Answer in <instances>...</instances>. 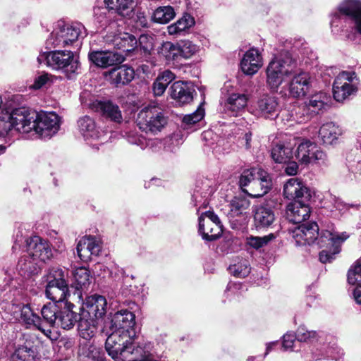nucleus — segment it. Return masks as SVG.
<instances>
[{"label": "nucleus", "mask_w": 361, "mask_h": 361, "mask_svg": "<svg viewBox=\"0 0 361 361\" xmlns=\"http://www.w3.org/2000/svg\"><path fill=\"white\" fill-rule=\"evenodd\" d=\"M312 161L320 165H326L328 162L326 154L317 145L311 157V162Z\"/></svg>", "instance_id": "obj_58"}, {"label": "nucleus", "mask_w": 361, "mask_h": 361, "mask_svg": "<svg viewBox=\"0 0 361 361\" xmlns=\"http://www.w3.org/2000/svg\"><path fill=\"white\" fill-rule=\"evenodd\" d=\"M348 281L355 287L352 290V293H361V262H355L348 271Z\"/></svg>", "instance_id": "obj_44"}, {"label": "nucleus", "mask_w": 361, "mask_h": 361, "mask_svg": "<svg viewBox=\"0 0 361 361\" xmlns=\"http://www.w3.org/2000/svg\"><path fill=\"white\" fill-rule=\"evenodd\" d=\"M69 295H63L62 303H59L60 312L58 313L57 324L63 329L69 330L78 324L80 336L86 340L90 339L92 337V331L88 333L86 329L81 328L82 311H79L75 305L68 301L67 296Z\"/></svg>", "instance_id": "obj_12"}, {"label": "nucleus", "mask_w": 361, "mask_h": 361, "mask_svg": "<svg viewBox=\"0 0 361 361\" xmlns=\"http://www.w3.org/2000/svg\"><path fill=\"white\" fill-rule=\"evenodd\" d=\"M293 237L298 245L316 244L319 247H326L319 252L321 262H331L335 255L341 251L342 243L346 240L349 235L345 232L338 233L333 228L321 230L316 222L303 224L295 228L293 231Z\"/></svg>", "instance_id": "obj_1"}, {"label": "nucleus", "mask_w": 361, "mask_h": 361, "mask_svg": "<svg viewBox=\"0 0 361 361\" xmlns=\"http://www.w3.org/2000/svg\"><path fill=\"white\" fill-rule=\"evenodd\" d=\"M195 90L187 82L176 81L170 87L169 94L179 104H189L193 99Z\"/></svg>", "instance_id": "obj_22"}, {"label": "nucleus", "mask_w": 361, "mask_h": 361, "mask_svg": "<svg viewBox=\"0 0 361 361\" xmlns=\"http://www.w3.org/2000/svg\"><path fill=\"white\" fill-rule=\"evenodd\" d=\"M240 68L242 71L247 75L255 74L262 66V57L256 48H250L243 55L240 61Z\"/></svg>", "instance_id": "obj_21"}, {"label": "nucleus", "mask_w": 361, "mask_h": 361, "mask_svg": "<svg viewBox=\"0 0 361 361\" xmlns=\"http://www.w3.org/2000/svg\"><path fill=\"white\" fill-rule=\"evenodd\" d=\"M329 97L324 92H319L312 95L307 104L298 106L296 112L297 120L299 122H306L310 119V111L318 114L328 106Z\"/></svg>", "instance_id": "obj_18"}, {"label": "nucleus", "mask_w": 361, "mask_h": 361, "mask_svg": "<svg viewBox=\"0 0 361 361\" xmlns=\"http://www.w3.org/2000/svg\"><path fill=\"white\" fill-rule=\"evenodd\" d=\"M137 125L146 133L160 132L167 121L161 110L155 106H149L140 111L137 117Z\"/></svg>", "instance_id": "obj_13"}, {"label": "nucleus", "mask_w": 361, "mask_h": 361, "mask_svg": "<svg viewBox=\"0 0 361 361\" xmlns=\"http://www.w3.org/2000/svg\"><path fill=\"white\" fill-rule=\"evenodd\" d=\"M343 133L342 129L333 122L323 124L319 130V137L325 145H333Z\"/></svg>", "instance_id": "obj_32"}, {"label": "nucleus", "mask_w": 361, "mask_h": 361, "mask_svg": "<svg viewBox=\"0 0 361 361\" xmlns=\"http://www.w3.org/2000/svg\"><path fill=\"white\" fill-rule=\"evenodd\" d=\"M51 295H47V298L51 300L50 302L44 305L42 308L41 314L43 319L51 326H54L58 315L60 312L59 303L63 301V295L59 300L54 297H50Z\"/></svg>", "instance_id": "obj_29"}, {"label": "nucleus", "mask_w": 361, "mask_h": 361, "mask_svg": "<svg viewBox=\"0 0 361 361\" xmlns=\"http://www.w3.org/2000/svg\"><path fill=\"white\" fill-rule=\"evenodd\" d=\"M126 139L128 142L132 145H136L141 149L149 147L154 151H157V147L160 148L162 145V142L160 140H147L145 137L138 135L135 132H129L126 134Z\"/></svg>", "instance_id": "obj_38"}, {"label": "nucleus", "mask_w": 361, "mask_h": 361, "mask_svg": "<svg viewBox=\"0 0 361 361\" xmlns=\"http://www.w3.org/2000/svg\"><path fill=\"white\" fill-rule=\"evenodd\" d=\"M135 315L133 312L123 309L116 312L111 319L110 329L121 333H128L135 336L134 326H135Z\"/></svg>", "instance_id": "obj_19"}, {"label": "nucleus", "mask_w": 361, "mask_h": 361, "mask_svg": "<svg viewBox=\"0 0 361 361\" xmlns=\"http://www.w3.org/2000/svg\"><path fill=\"white\" fill-rule=\"evenodd\" d=\"M32 325L35 329L43 331L42 328V319L36 314L32 313L30 316H28L25 312L24 313V326L26 329L30 328Z\"/></svg>", "instance_id": "obj_55"}, {"label": "nucleus", "mask_w": 361, "mask_h": 361, "mask_svg": "<svg viewBox=\"0 0 361 361\" xmlns=\"http://www.w3.org/2000/svg\"><path fill=\"white\" fill-rule=\"evenodd\" d=\"M274 238V234H269L262 237L259 236H250L247 238V244L256 250H258L268 244L272 239Z\"/></svg>", "instance_id": "obj_51"}, {"label": "nucleus", "mask_w": 361, "mask_h": 361, "mask_svg": "<svg viewBox=\"0 0 361 361\" xmlns=\"http://www.w3.org/2000/svg\"><path fill=\"white\" fill-rule=\"evenodd\" d=\"M135 20L137 26H140L142 27H147L148 22L147 17L145 16L144 13L137 12Z\"/></svg>", "instance_id": "obj_64"}, {"label": "nucleus", "mask_w": 361, "mask_h": 361, "mask_svg": "<svg viewBox=\"0 0 361 361\" xmlns=\"http://www.w3.org/2000/svg\"><path fill=\"white\" fill-rule=\"evenodd\" d=\"M24 258H30L28 264L26 265L27 275L33 276L38 274L42 269V262L49 260L52 257V251L49 242L39 236L34 235L26 240L24 245ZM27 262V259H24Z\"/></svg>", "instance_id": "obj_7"}, {"label": "nucleus", "mask_w": 361, "mask_h": 361, "mask_svg": "<svg viewBox=\"0 0 361 361\" xmlns=\"http://www.w3.org/2000/svg\"><path fill=\"white\" fill-rule=\"evenodd\" d=\"M310 209L309 206L300 201L290 203L286 207V218L293 224H300L309 218Z\"/></svg>", "instance_id": "obj_25"}, {"label": "nucleus", "mask_w": 361, "mask_h": 361, "mask_svg": "<svg viewBox=\"0 0 361 361\" xmlns=\"http://www.w3.org/2000/svg\"><path fill=\"white\" fill-rule=\"evenodd\" d=\"M179 59H190L199 50V47L189 40H183L178 43Z\"/></svg>", "instance_id": "obj_46"}, {"label": "nucleus", "mask_w": 361, "mask_h": 361, "mask_svg": "<svg viewBox=\"0 0 361 361\" xmlns=\"http://www.w3.org/2000/svg\"><path fill=\"white\" fill-rule=\"evenodd\" d=\"M338 11L331 20L332 32H345L347 39L355 40L357 34L361 35V0H345L339 5Z\"/></svg>", "instance_id": "obj_4"}, {"label": "nucleus", "mask_w": 361, "mask_h": 361, "mask_svg": "<svg viewBox=\"0 0 361 361\" xmlns=\"http://www.w3.org/2000/svg\"><path fill=\"white\" fill-rule=\"evenodd\" d=\"M194 25V18L190 14L185 13L176 23L169 25L167 30L170 35H180Z\"/></svg>", "instance_id": "obj_37"}, {"label": "nucleus", "mask_w": 361, "mask_h": 361, "mask_svg": "<svg viewBox=\"0 0 361 361\" xmlns=\"http://www.w3.org/2000/svg\"><path fill=\"white\" fill-rule=\"evenodd\" d=\"M78 130L86 141H93L100 137V132L93 118L84 116L78 121Z\"/></svg>", "instance_id": "obj_28"}, {"label": "nucleus", "mask_w": 361, "mask_h": 361, "mask_svg": "<svg viewBox=\"0 0 361 361\" xmlns=\"http://www.w3.org/2000/svg\"><path fill=\"white\" fill-rule=\"evenodd\" d=\"M89 60L101 68L116 66L124 61L122 54L111 51H92L88 54Z\"/></svg>", "instance_id": "obj_20"}, {"label": "nucleus", "mask_w": 361, "mask_h": 361, "mask_svg": "<svg viewBox=\"0 0 361 361\" xmlns=\"http://www.w3.org/2000/svg\"><path fill=\"white\" fill-rule=\"evenodd\" d=\"M76 250L78 257L83 262L90 260L91 257L93 255L90 253V251L82 238L79 240Z\"/></svg>", "instance_id": "obj_56"}, {"label": "nucleus", "mask_w": 361, "mask_h": 361, "mask_svg": "<svg viewBox=\"0 0 361 361\" xmlns=\"http://www.w3.org/2000/svg\"><path fill=\"white\" fill-rule=\"evenodd\" d=\"M295 335L300 342H306L311 338H314L317 335L314 331H308L304 326H300L296 330Z\"/></svg>", "instance_id": "obj_57"}, {"label": "nucleus", "mask_w": 361, "mask_h": 361, "mask_svg": "<svg viewBox=\"0 0 361 361\" xmlns=\"http://www.w3.org/2000/svg\"><path fill=\"white\" fill-rule=\"evenodd\" d=\"M111 83L118 85H124L129 83L135 76L133 68L127 66H117L105 74Z\"/></svg>", "instance_id": "obj_26"}, {"label": "nucleus", "mask_w": 361, "mask_h": 361, "mask_svg": "<svg viewBox=\"0 0 361 361\" xmlns=\"http://www.w3.org/2000/svg\"><path fill=\"white\" fill-rule=\"evenodd\" d=\"M298 69L297 61L290 53L282 51L269 63L267 70V85L273 92H278L284 78L292 76Z\"/></svg>", "instance_id": "obj_6"}, {"label": "nucleus", "mask_w": 361, "mask_h": 361, "mask_svg": "<svg viewBox=\"0 0 361 361\" xmlns=\"http://www.w3.org/2000/svg\"><path fill=\"white\" fill-rule=\"evenodd\" d=\"M96 110L111 121L120 123L123 121L121 111L118 105L111 101H99L96 104Z\"/></svg>", "instance_id": "obj_31"}, {"label": "nucleus", "mask_w": 361, "mask_h": 361, "mask_svg": "<svg viewBox=\"0 0 361 361\" xmlns=\"http://www.w3.org/2000/svg\"><path fill=\"white\" fill-rule=\"evenodd\" d=\"M283 195L288 200H296L301 197L308 199L310 196L308 189L298 178H290L283 186Z\"/></svg>", "instance_id": "obj_27"}, {"label": "nucleus", "mask_w": 361, "mask_h": 361, "mask_svg": "<svg viewBox=\"0 0 361 361\" xmlns=\"http://www.w3.org/2000/svg\"><path fill=\"white\" fill-rule=\"evenodd\" d=\"M22 242H23V235L21 233L20 228H18V231H17L16 235V239L14 240V244L12 246V250L13 252H19L21 250Z\"/></svg>", "instance_id": "obj_62"}, {"label": "nucleus", "mask_w": 361, "mask_h": 361, "mask_svg": "<svg viewBox=\"0 0 361 361\" xmlns=\"http://www.w3.org/2000/svg\"><path fill=\"white\" fill-rule=\"evenodd\" d=\"M257 178L252 181V185L246 192L249 196L258 198L264 196L271 190L272 187V180L268 172L262 169L257 177Z\"/></svg>", "instance_id": "obj_23"}, {"label": "nucleus", "mask_w": 361, "mask_h": 361, "mask_svg": "<svg viewBox=\"0 0 361 361\" xmlns=\"http://www.w3.org/2000/svg\"><path fill=\"white\" fill-rule=\"evenodd\" d=\"M60 117L54 112H38L24 107V138L50 139L59 130Z\"/></svg>", "instance_id": "obj_3"}, {"label": "nucleus", "mask_w": 361, "mask_h": 361, "mask_svg": "<svg viewBox=\"0 0 361 361\" xmlns=\"http://www.w3.org/2000/svg\"><path fill=\"white\" fill-rule=\"evenodd\" d=\"M87 35L85 27L80 23L58 25L47 40V44L53 47H66L75 44L78 47L79 41Z\"/></svg>", "instance_id": "obj_11"}, {"label": "nucleus", "mask_w": 361, "mask_h": 361, "mask_svg": "<svg viewBox=\"0 0 361 361\" xmlns=\"http://www.w3.org/2000/svg\"><path fill=\"white\" fill-rule=\"evenodd\" d=\"M175 79V75L171 71H165L158 75L153 83V92L155 96H161L167 86Z\"/></svg>", "instance_id": "obj_40"}, {"label": "nucleus", "mask_w": 361, "mask_h": 361, "mask_svg": "<svg viewBox=\"0 0 361 361\" xmlns=\"http://www.w3.org/2000/svg\"><path fill=\"white\" fill-rule=\"evenodd\" d=\"M222 224L213 212L207 211L199 217V233L207 241H213L222 233Z\"/></svg>", "instance_id": "obj_15"}, {"label": "nucleus", "mask_w": 361, "mask_h": 361, "mask_svg": "<svg viewBox=\"0 0 361 361\" xmlns=\"http://www.w3.org/2000/svg\"><path fill=\"white\" fill-rule=\"evenodd\" d=\"M250 201L245 197H235L228 204L229 218L244 216L248 214Z\"/></svg>", "instance_id": "obj_34"}, {"label": "nucleus", "mask_w": 361, "mask_h": 361, "mask_svg": "<svg viewBox=\"0 0 361 361\" xmlns=\"http://www.w3.org/2000/svg\"><path fill=\"white\" fill-rule=\"evenodd\" d=\"M107 306L106 299L103 295H87L85 302L78 307L79 311H82L81 328L90 333L92 331V336L94 335L97 320L106 314Z\"/></svg>", "instance_id": "obj_9"}, {"label": "nucleus", "mask_w": 361, "mask_h": 361, "mask_svg": "<svg viewBox=\"0 0 361 361\" xmlns=\"http://www.w3.org/2000/svg\"><path fill=\"white\" fill-rule=\"evenodd\" d=\"M314 148H316L314 142L304 140L298 145L293 156L298 162L307 165L311 163V157Z\"/></svg>", "instance_id": "obj_36"}, {"label": "nucleus", "mask_w": 361, "mask_h": 361, "mask_svg": "<svg viewBox=\"0 0 361 361\" xmlns=\"http://www.w3.org/2000/svg\"><path fill=\"white\" fill-rule=\"evenodd\" d=\"M94 16L97 23L102 28H106L114 20L116 14L106 5L94 8Z\"/></svg>", "instance_id": "obj_39"}, {"label": "nucleus", "mask_w": 361, "mask_h": 361, "mask_svg": "<svg viewBox=\"0 0 361 361\" xmlns=\"http://www.w3.org/2000/svg\"><path fill=\"white\" fill-rule=\"evenodd\" d=\"M116 45H121L120 49L123 51H130L137 44L136 38L128 33H124L123 37H116L115 38Z\"/></svg>", "instance_id": "obj_48"}, {"label": "nucleus", "mask_w": 361, "mask_h": 361, "mask_svg": "<svg viewBox=\"0 0 361 361\" xmlns=\"http://www.w3.org/2000/svg\"><path fill=\"white\" fill-rule=\"evenodd\" d=\"M226 291L232 293L244 291L243 286L241 283L235 281H230L226 287Z\"/></svg>", "instance_id": "obj_61"}, {"label": "nucleus", "mask_w": 361, "mask_h": 361, "mask_svg": "<svg viewBox=\"0 0 361 361\" xmlns=\"http://www.w3.org/2000/svg\"><path fill=\"white\" fill-rule=\"evenodd\" d=\"M228 271L235 277L245 278L250 274L251 267L247 259L238 257L228 267Z\"/></svg>", "instance_id": "obj_41"}, {"label": "nucleus", "mask_w": 361, "mask_h": 361, "mask_svg": "<svg viewBox=\"0 0 361 361\" xmlns=\"http://www.w3.org/2000/svg\"><path fill=\"white\" fill-rule=\"evenodd\" d=\"M286 164H287V166L285 171L288 175L294 176L298 173V166L296 161L290 160Z\"/></svg>", "instance_id": "obj_63"}, {"label": "nucleus", "mask_w": 361, "mask_h": 361, "mask_svg": "<svg viewBox=\"0 0 361 361\" xmlns=\"http://www.w3.org/2000/svg\"><path fill=\"white\" fill-rule=\"evenodd\" d=\"M262 170L260 167H252L245 170L240 175L239 185L244 192H248V190L252 185V181L256 180L257 176Z\"/></svg>", "instance_id": "obj_43"}, {"label": "nucleus", "mask_w": 361, "mask_h": 361, "mask_svg": "<svg viewBox=\"0 0 361 361\" xmlns=\"http://www.w3.org/2000/svg\"><path fill=\"white\" fill-rule=\"evenodd\" d=\"M291 77L287 89L286 87H283L279 94L283 97L302 98L305 97L310 92L312 86L310 74L298 68Z\"/></svg>", "instance_id": "obj_14"}, {"label": "nucleus", "mask_w": 361, "mask_h": 361, "mask_svg": "<svg viewBox=\"0 0 361 361\" xmlns=\"http://www.w3.org/2000/svg\"><path fill=\"white\" fill-rule=\"evenodd\" d=\"M211 192L212 191L209 189H204L202 191L196 189L192 195V201L194 206L199 207L200 208L206 207L209 204V197Z\"/></svg>", "instance_id": "obj_47"}, {"label": "nucleus", "mask_w": 361, "mask_h": 361, "mask_svg": "<svg viewBox=\"0 0 361 361\" xmlns=\"http://www.w3.org/2000/svg\"><path fill=\"white\" fill-rule=\"evenodd\" d=\"M90 271L85 267H77L72 271L71 283L66 280L68 271L59 267L49 268L42 279L45 293L60 291L62 293H75L86 291L90 283Z\"/></svg>", "instance_id": "obj_2"}, {"label": "nucleus", "mask_w": 361, "mask_h": 361, "mask_svg": "<svg viewBox=\"0 0 361 361\" xmlns=\"http://www.w3.org/2000/svg\"><path fill=\"white\" fill-rule=\"evenodd\" d=\"M50 80V75L48 73H43L39 76H37L33 84L29 86V88L31 90H39L44 85H45Z\"/></svg>", "instance_id": "obj_59"}, {"label": "nucleus", "mask_w": 361, "mask_h": 361, "mask_svg": "<svg viewBox=\"0 0 361 361\" xmlns=\"http://www.w3.org/2000/svg\"><path fill=\"white\" fill-rule=\"evenodd\" d=\"M252 111L258 117L275 119L280 112L279 99L275 96L264 94L257 99Z\"/></svg>", "instance_id": "obj_17"}, {"label": "nucleus", "mask_w": 361, "mask_h": 361, "mask_svg": "<svg viewBox=\"0 0 361 361\" xmlns=\"http://www.w3.org/2000/svg\"><path fill=\"white\" fill-rule=\"evenodd\" d=\"M140 49L146 55H149L154 48L155 39L152 35L142 34L139 37Z\"/></svg>", "instance_id": "obj_50"}, {"label": "nucleus", "mask_w": 361, "mask_h": 361, "mask_svg": "<svg viewBox=\"0 0 361 361\" xmlns=\"http://www.w3.org/2000/svg\"><path fill=\"white\" fill-rule=\"evenodd\" d=\"M355 77L354 72L347 71L337 75L333 84V96L336 102H342L356 93L357 88L353 84Z\"/></svg>", "instance_id": "obj_16"}, {"label": "nucleus", "mask_w": 361, "mask_h": 361, "mask_svg": "<svg viewBox=\"0 0 361 361\" xmlns=\"http://www.w3.org/2000/svg\"><path fill=\"white\" fill-rule=\"evenodd\" d=\"M248 98L245 94L232 93L224 104V111L231 116H239L247 106Z\"/></svg>", "instance_id": "obj_24"}, {"label": "nucleus", "mask_w": 361, "mask_h": 361, "mask_svg": "<svg viewBox=\"0 0 361 361\" xmlns=\"http://www.w3.org/2000/svg\"><path fill=\"white\" fill-rule=\"evenodd\" d=\"M135 336L112 331L105 342V349L115 361H135L142 353L143 348L133 341Z\"/></svg>", "instance_id": "obj_5"}, {"label": "nucleus", "mask_w": 361, "mask_h": 361, "mask_svg": "<svg viewBox=\"0 0 361 361\" xmlns=\"http://www.w3.org/2000/svg\"><path fill=\"white\" fill-rule=\"evenodd\" d=\"M271 157L276 163L286 164L294 157L292 145L283 143L275 145L271 149Z\"/></svg>", "instance_id": "obj_35"}, {"label": "nucleus", "mask_w": 361, "mask_h": 361, "mask_svg": "<svg viewBox=\"0 0 361 361\" xmlns=\"http://www.w3.org/2000/svg\"><path fill=\"white\" fill-rule=\"evenodd\" d=\"M23 96H12L0 111V137H5L14 131L20 133L23 128Z\"/></svg>", "instance_id": "obj_8"}, {"label": "nucleus", "mask_w": 361, "mask_h": 361, "mask_svg": "<svg viewBox=\"0 0 361 361\" xmlns=\"http://www.w3.org/2000/svg\"><path fill=\"white\" fill-rule=\"evenodd\" d=\"M158 53L168 63L179 60L178 43L173 44L169 41L164 42L159 47Z\"/></svg>", "instance_id": "obj_42"}, {"label": "nucleus", "mask_w": 361, "mask_h": 361, "mask_svg": "<svg viewBox=\"0 0 361 361\" xmlns=\"http://www.w3.org/2000/svg\"><path fill=\"white\" fill-rule=\"evenodd\" d=\"M105 4L115 13L123 14L131 4V0H104Z\"/></svg>", "instance_id": "obj_52"}, {"label": "nucleus", "mask_w": 361, "mask_h": 361, "mask_svg": "<svg viewBox=\"0 0 361 361\" xmlns=\"http://www.w3.org/2000/svg\"><path fill=\"white\" fill-rule=\"evenodd\" d=\"M86 245L94 256H97L102 250V245L99 240L94 236H84L82 238Z\"/></svg>", "instance_id": "obj_54"}, {"label": "nucleus", "mask_w": 361, "mask_h": 361, "mask_svg": "<svg viewBox=\"0 0 361 361\" xmlns=\"http://www.w3.org/2000/svg\"><path fill=\"white\" fill-rule=\"evenodd\" d=\"M39 64L55 70H61L68 78H72L79 68V61L71 51H54L40 53L37 57Z\"/></svg>", "instance_id": "obj_10"}, {"label": "nucleus", "mask_w": 361, "mask_h": 361, "mask_svg": "<svg viewBox=\"0 0 361 361\" xmlns=\"http://www.w3.org/2000/svg\"><path fill=\"white\" fill-rule=\"evenodd\" d=\"M174 16L175 12L171 6H161L154 11L152 20L156 23L165 24L173 19Z\"/></svg>", "instance_id": "obj_45"}, {"label": "nucleus", "mask_w": 361, "mask_h": 361, "mask_svg": "<svg viewBox=\"0 0 361 361\" xmlns=\"http://www.w3.org/2000/svg\"><path fill=\"white\" fill-rule=\"evenodd\" d=\"M276 219L274 212L268 205H260L255 211L254 221L257 228L271 226Z\"/></svg>", "instance_id": "obj_30"}, {"label": "nucleus", "mask_w": 361, "mask_h": 361, "mask_svg": "<svg viewBox=\"0 0 361 361\" xmlns=\"http://www.w3.org/2000/svg\"><path fill=\"white\" fill-rule=\"evenodd\" d=\"M330 202L332 204L330 212H331V216L334 218H338L351 207L335 196L331 197Z\"/></svg>", "instance_id": "obj_49"}, {"label": "nucleus", "mask_w": 361, "mask_h": 361, "mask_svg": "<svg viewBox=\"0 0 361 361\" xmlns=\"http://www.w3.org/2000/svg\"><path fill=\"white\" fill-rule=\"evenodd\" d=\"M295 340L297 338L295 333H287L283 336L282 346L286 350L292 348Z\"/></svg>", "instance_id": "obj_60"}, {"label": "nucleus", "mask_w": 361, "mask_h": 361, "mask_svg": "<svg viewBox=\"0 0 361 361\" xmlns=\"http://www.w3.org/2000/svg\"><path fill=\"white\" fill-rule=\"evenodd\" d=\"M24 339V361H40L38 338L35 335H28Z\"/></svg>", "instance_id": "obj_33"}, {"label": "nucleus", "mask_w": 361, "mask_h": 361, "mask_svg": "<svg viewBox=\"0 0 361 361\" xmlns=\"http://www.w3.org/2000/svg\"><path fill=\"white\" fill-rule=\"evenodd\" d=\"M204 116V109H202L201 106H199L198 109L192 114L184 116L183 118V123L185 127L187 126L195 124L200 121L203 118Z\"/></svg>", "instance_id": "obj_53"}]
</instances>
